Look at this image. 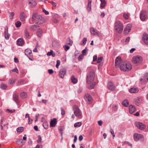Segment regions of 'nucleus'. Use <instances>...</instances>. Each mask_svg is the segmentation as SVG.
Returning a JSON list of instances; mask_svg holds the SVG:
<instances>
[{"mask_svg": "<svg viewBox=\"0 0 148 148\" xmlns=\"http://www.w3.org/2000/svg\"><path fill=\"white\" fill-rule=\"evenodd\" d=\"M122 104L124 106L127 107L128 106L129 102L127 100H125L123 101Z\"/></svg>", "mask_w": 148, "mask_h": 148, "instance_id": "7c9ffc66", "label": "nucleus"}, {"mask_svg": "<svg viewBox=\"0 0 148 148\" xmlns=\"http://www.w3.org/2000/svg\"><path fill=\"white\" fill-rule=\"evenodd\" d=\"M24 130L23 127H21L17 128L16 129V131L18 133H21Z\"/></svg>", "mask_w": 148, "mask_h": 148, "instance_id": "2f4dec72", "label": "nucleus"}, {"mask_svg": "<svg viewBox=\"0 0 148 148\" xmlns=\"http://www.w3.org/2000/svg\"><path fill=\"white\" fill-rule=\"evenodd\" d=\"M14 62L16 63H18L19 62L18 59L16 57L14 58Z\"/></svg>", "mask_w": 148, "mask_h": 148, "instance_id": "69168bd1", "label": "nucleus"}, {"mask_svg": "<svg viewBox=\"0 0 148 148\" xmlns=\"http://www.w3.org/2000/svg\"><path fill=\"white\" fill-rule=\"evenodd\" d=\"M135 125L139 129L142 130L145 129L146 127V126L144 124L140 122H136Z\"/></svg>", "mask_w": 148, "mask_h": 148, "instance_id": "1a4fd4ad", "label": "nucleus"}, {"mask_svg": "<svg viewBox=\"0 0 148 148\" xmlns=\"http://www.w3.org/2000/svg\"><path fill=\"white\" fill-rule=\"evenodd\" d=\"M47 55L48 56H52L53 57H54L55 56V54L53 53V51L52 50H51L50 51L48 52L47 53Z\"/></svg>", "mask_w": 148, "mask_h": 148, "instance_id": "c85d7f7f", "label": "nucleus"}, {"mask_svg": "<svg viewBox=\"0 0 148 148\" xmlns=\"http://www.w3.org/2000/svg\"><path fill=\"white\" fill-rule=\"evenodd\" d=\"M87 41V39L85 38H84L83 39V44L84 45H85Z\"/></svg>", "mask_w": 148, "mask_h": 148, "instance_id": "864d4df0", "label": "nucleus"}, {"mask_svg": "<svg viewBox=\"0 0 148 148\" xmlns=\"http://www.w3.org/2000/svg\"><path fill=\"white\" fill-rule=\"evenodd\" d=\"M48 72L50 74H52L53 72V70L52 69H49L48 70Z\"/></svg>", "mask_w": 148, "mask_h": 148, "instance_id": "680f3d73", "label": "nucleus"}, {"mask_svg": "<svg viewBox=\"0 0 148 148\" xmlns=\"http://www.w3.org/2000/svg\"><path fill=\"white\" fill-rule=\"evenodd\" d=\"M8 28L7 27H6L5 28V30L4 32L5 34V38L7 40L9 39L10 36V35L8 32Z\"/></svg>", "mask_w": 148, "mask_h": 148, "instance_id": "dca6fc26", "label": "nucleus"}, {"mask_svg": "<svg viewBox=\"0 0 148 148\" xmlns=\"http://www.w3.org/2000/svg\"><path fill=\"white\" fill-rule=\"evenodd\" d=\"M61 114L63 116L65 114V110H64V109L62 108H61Z\"/></svg>", "mask_w": 148, "mask_h": 148, "instance_id": "c03bdc74", "label": "nucleus"}, {"mask_svg": "<svg viewBox=\"0 0 148 148\" xmlns=\"http://www.w3.org/2000/svg\"><path fill=\"white\" fill-rule=\"evenodd\" d=\"M29 5L32 7H34L36 4V0H28Z\"/></svg>", "mask_w": 148, "mask_h": 148, "instance_id": "f3484780", "label": "nucleus"}, {"mask_svg": "<svg viewBox=\"0 0 148 148\" xmlns=\"http://www.w3.org/2000/svg\"><path fill=\"white\" fill-rule=\"evenodd\" d=\"M103 59V58L102 57H98L97 60V63H100L102 61V60Z\"/></svg>", "mask_w": 148, "mask_h": 148, "instance_id": "ea45409f", "label": "nucleus"}, {"mask_svg": "<svg viewBox=\"0 0 148 148\" xmlns=\"http://www.w3.org/2000/svg\"><path fill=\"white\" fill-rule=\"evenodd\" d=\"M16 81V80L15 79H14L13 80L12 79V78H10L9 81H8V84H11V85H12L14 83H15V82Z\"/></svg>", "mask_w": 148, "mask_h": 148, "instance_id": "c756f323", "label": "nucleus"}, {"mask_svg": "<svg viewBox=\"0 0 148 148\" xmlns=\"http://www.w3.org/2000/svg\"><path fill=\"white\" fill-rule=\"evenodd\" d=\"M12 72H15L17 73H18V71L17 68H15L14 69H12Z\"/></svg>", "mask_w": 148, "mask_h": 148, "instance_id": "09e8293b", "label": "nucleus"}, {"mask_svg": "<svg viewBox=\"0 0 148 148\" xmlns=\"http://www.w3.org/2000/svg\"><path fill=\"white\" fill-rule=\"evenodd\" d=\"M24 43V42L22 38H19L17 40V44L19 46H22Z\"/></svg>", "mask_w": 148, "mask_h": 148, "instance_id": "6ab92c4d", "label": "nucleus"}, {"mask_svg": "<svg viewBox=\"0 0 148 148\" xmlns=\"http://www.w3.org/2000/svg\"><path fill=\"white\" fill-rule=\"evenodd\" d=\"M59 130V131L60 132L61 135V136H62L63 134V130L61 127H59L58 128Z\"/></svg>", "mask_w": 148, "mask_h": 148, "instance_id": "3c124183", "label": "nucleus"}, {"mask_svg": "<svg viewBox=\"0 0 148 148\" xmlns=\"http://www.w3.org/2000/svg\"><path fill=\"white\" fill-rule=\"evenodd\" d=\"M110 132L112 134L113 137L114 138L115 136V134H114V130L112 129H110Z\"/></svg>", "mask_w": 148, "mask_h": 148, "instance_id": "603ef678", "label": "nucleus"}, {"mask_svg": "<svg viewBox=\"0 0 148 148\" xmlns=\"http://www.w3.org/2000/svg\"><path fill=\"white\" fill-rule=\"evenodd\" d=\"M17 142H19L20 143H21L22 144V145H23L24 143H23V139H19L17 140Z\"/></svg>", "mask_w": 148, "mask_h": 148, "instance_id": "37998d69", "label": "nucleus"}, {"mask_svg": "<svg viewBox=\"0 0 148 148\" xmlns=\"http://www.w3.org/2000/svg\"><path fill=\"white\" fill-rule=\"evenodd\" d=\"M0 87L2 89L5 90L7 86L5 84H2L0 85Z\"/></svg>", "mask_w": 148, "mask_h": 148, "instance_id": "72a5a7b5", "label": "nucleus"}, {"mask_svg": "<svg viewBox=\"0 0 148 148\" xmlns=\"http://www.w3.org/2000/svg\"><path fill=\"white\" fill-rule=\"evenodd\" d=\"M39 115V114H36L35 116V122H36L38 121V118Z\"/></svg>", "mask_w": 148, "mask_h": 148, "instance_id": "13d9d810", "label": "nucleus"}, {"mask_svg": "<svg viewBox=\"0 0 148 148\" xmlns=\"http://www.w3.org/2000/svg\"><path fill=\"white\" fill-rule=\"evenodd\" d=\"M25 36L26 38H27L29 36V33L27 29H25Z\"/></svg>", "mask_w": 148, "mask_h": 148, "instance_id": "f704fd0d", "label": "nucleus"}, {"mask_svg": "<svg viewBox=\"0 0 148 148\" xmlns=\"http://www.w3.org/2000/svg\"><path fill=\"white\" fill-rule=\"evenodd\" d=\"M15 25L17 27H19L21 26V23L19 21H17L15 23Z\"/></svg>", "mask_w": 148, "mask_h": 148, "instance_id": "e433bc0d", "label": "nucleus"}, {"mask_svg": "<svg viewBox=\"0 0 148 148\" xmlns=\"http://www.w3.org/2000/svg\"><path fill=\"white\" fill-rule=\"evenodd\" d=\"M136 103V104L138 105H139V104H140V101H139V100L137 99H136V101H135Z\"/></svg>", "mask_w": 148, "mask_h": 148, "instance_id": "338daca9", "label": "nucleus"}, {"mask_svg": "<svg viewBox=\"0 0 148 148\" xmlns=\"http://www.w3.org/2000/svg\"><path fill=\"white\" fill-rule=\"evenodd\" d=\"M143 60V58L139 56H134L132 58V62L134 64H137L141 62Z\"/></svg>", "mask_w": 148, "mask_h": 148, "instance_id": "423d86ee", "label": "nucleus"}, {"mask_svg": "<svg viewBox=\"0 0 148 148\" xmlns=\"http://www.w3.org/2000/svg\"><path fill=\"white\" fill-rule=\"evenodd\" d=\"M101 1L100 8L102 9L103 8L106 4V0H100Z\"/></svg>", "mask_w": 148, "mask_h": 148, "instance_id": "5701e85b", "label": "nucleus"}, {"mask_svg": "<svg viewBox=\"0 0 148 148\" xmlns=\"http://www.w3.org/2000/svg\"><path fill=\"white\" fill-rule=\"evenodd\" d=\"M86 49L87 48L86 47L82 51V53L83 56H85L86 55Z\"/></svg>", "mask_w": 148, "mask_h": 148, "instance_id": "49530a36", "label": "nucleus"}, {"mask_svg": "<svg viewBox=\"0 0 148 148\" xmlns=\"http://www.w3.org/2000/svg\"><path fill=\"white\" fill-rule=\"evenodd\" d=\"M98 123L99 124V125L100 126H101L102 125V124L103 122L102 121L100 120L98 121Z\"/></svg>", "mask_w": 148, "mask_h": 148, "instance_id": "052dcab7", "label": "nucleus"}, {"mask_svg": "<svg viewBox=\"0 0 148 148\" xmlns=\"http://www.w3.org/2000/svg\"><path fill=\"white\" fill-rule=\"evenodd\" d=\"M42 11L44 12L46 15H48L49 14V12L45 10L44 8H42Z\"/></svg>", "mask_w": 148, "mask_h": 148, "instance_id": "5fc2aeb1", "label": "nucleus"}, {"mask_svg": "<svg viewBox=\"0 0 148 148\" xmlns=\"http://www.w3.org/2000/svg\"><path fill=\"white\" fill-rule=\"evenodd\" d=\"M14 12H12L10 13L9 16L10 19H12L13 18V16L14 15Z\"/></svg>", "mask_w": 148, "mask_h": 148, "instance_id": "a18cd8bd", "label": "nucleus"}, {"mask_svg": "<svg viewBox=\"0 0 148 148\" xmlns=\"http://www.w3.org/2000/svg\"><path fill=\"white\" fill-rule=\"evenodd\" d=\"M132 25L131 24H128L124 29V32L125 34H127L131 31Z\"/></svg>", "mask_w": 148, "mask_h": 148, "instance_id": "4468645a", "label": "nucleus"}, {"mask_svg": "<svg viewBox=\"0 0 148 148\" xmlns=\"http://www.w3.org/2000/svg\"><path fill=\"white\" fill-rule=\"evenodd\" d=\"M63 47L66 51H67L70 48V47L69 46L66 45L64 46Z\"/></svg>", "mask_w": 148, "mask_h": 148, "instance_id": "de8ad7c7", "label": "nucleus"}, {"mask_svg": "<svg viewBox=\"0 0 148 148\" xmlns=\"http://www.w3.org/2000/svg\"><path fill=\"white\" fill-rule=\"evenodd\" d=\"M84 99L88 103L90 104L92 102V98L91 96L89 94H86L84 97Z\"/></svg>", "mask_w": 148, "mask_h": 148, "instance_id": "9d476101", "label": "nucleus"}, {"mask_svg": "<svg viewBox=\"0 0 148 148\" xmlns=\"http://www.w3.org/2000/svg\"><path fill=\"white\" fill-rule=\"evenodd\" d=\"M28 123L29 124H30L32 123V121H33V120L32 119H31L30 118H29L28 119Z\"/></svg>", "mask_w": 148, "mask_h": 148, "instance_id": "bf43d9fd", "label": "nucleus"}, {"mask_svg": "<svg viewBox=\"0 0 148 148\" xmlns=\"http://www.w3.org/2000/svg\"><path fill=\"white\" fill-rule=\"evenodd\" d=\"M60 65V61L59 60H57V63L56 65V67L57 68H58L59 66Z\"/></svg>", "mask_w": 148, "mask_h": 148, "instance_id": "8fccbe9b", "label": "nucleus"}, {"mask_svg": "<svg viewBox=\"0 0 148 148\" xmlns=\"http://www.w3.org/2000/svg\"><path fill=\"white\" fill-rule=\"evenodd\" d=\"M20 96L22 98H25L27 97V94L26 92H23L20 94Z\"/></svg>", "mask_w": 148, "mask_h": 148, "instance_id": "473e14b6", "label": "nucleus"}, {"mask_svg": "<svg viewBox=\"0 0 148 148\" xmlns=\"http://www.w3.org/2000/svg\"><path fill=\"white\" fill-rule=\"evenodd\" d=\"M123 16L126 19H128L129 18V14L124 13L123 15Z\"/></svg>", "mask_w": 148, "mask_h": 148, "instance_id": "79ce46f5", "label": "nucleus"}, {"mask_svg": "<svg viewBox=\"0 0 148 148\" xmlns=\"http://www.w3.org/2000/svg\"><path fill=\"white\" fill-rule=\"evenodd\" d=\"M57 123L56 119H54L53 120H51L50 123V126L51 127H55Z\"/></svg>", "mask_w": 148, "mask_h": 148, "instance_id": "aec40b11", "label": "nucleus"}, {"mask_svg": "<svg viewBox=\"0 0 148 148\" xmlns=\"http://www.w3.org/2000/svg\"><path fill=\"white\" fill-rule=\"evenodd\" d=\"M38 27H39V26L36 25H32L31 26V28L33 30H36Z\"/></svg>", "mask_w": 148, "mask_h": 148, "instance_id": "4c0bfd02", "label": "nucleus"}, {"mask_svg": "<svg viewBox=\"0 0 148 148\" xmlns=\"http://www.w3.org/2000/svg\"><path fill=\"white\" fill-rule=\"evenodd\" d=\"M26 18L25 14L23 12H21L20 15V19L22 21H24Z\"/></svg>", "mask_w": 148, "mask_h": 148, "instance_id": "393cba45", "label": "nucleus"}, {"mask_svg": "<svg viewBox=\"0 0 148 148\" xmlns=\"http://www.w3.org/2000/svg\"><path fill=\"white\" fill-rule=\"evenodd\" d=\"M115 66L116 68L120 67L121 70L124 71H130L132 69V66L130 63L123 61L119 56L116 58Z\"/></svg>", "mask_w": 148, "mask_h": 148, "instance_id": "f257e3e1", "label": "nucleus"}, {"mask_svg": "<svg viewBox=\"0 0 148 148\" xmlns=\"http://www.w3.org/2000/svg\"><path fill=\"white\" fill-rule=\"evenodd\" d=\"M129 91L131 93H136L138 92V89L137 88H132L129 90Z\"/></svg>", "mask_w": 148, "mask_h": 148, "instance_id": "a211bd4d", "label": "nucleus"}, {"mask_svg": "<svg viewBox=\"0 0 148 148\" xmlns=\"http://www.w3.org/2000/svg\"><path fill=\"white\" fill-rule=\"evenodd\" d=\"M42 30L40 28L37 31L36 34L38 37H40L42 36Z\"/></svg>", "mask_w": 148, "mask_h": 148, "instance_id": "a878e982", "label": "nucleus"}, {"mask_svg": "<svg viewBox=\"0 0 148 148\" xmlns=\"http://www.w3.org/2000/svg\"><path fill=\"white\" fill-rule=\"evenodd\" d=\"M147 17V13L145 11H142L140 13V18L141 21L145 20Z\"/></svg>", "mask_w": 148, "mask_h": 148, "instance_id": "6e6552de", "label": "nucleus"}, {"mask_svg": "<svg viewBox=\"0 0 148 148\" xmlns=\"http://www.w3.org/2000/svg\"><path fill=\"white\" fill-rule=\"evenodd\" d=\"M82 124V123L81 122H78L74 124V126L75 127H79Z\"/></svg>", "mask_w": 148, "mask_h": 148, "instance_id": "c9c22d12", "label": "nucleus"}, {"mask_svg": "<svg viewBox=\"0 0 148 148\" xmlns=\"http://www.w3.org/2000/svg\"><path fill=\"white\" fill-rule=\"evenodd\" d=\"M91 1L90 0H88V4L87 8V9L88 11H90L91 10Z\"/></svg>", "mask_w": 148, "mask_h": 148, "instance_id": "bb28decb", "label": "nucleus"}, {"mask_svg": "<svg viewBox=\"0 0 148 148\" xmlns=\"http://www.w3.org/2000/svg\"><path fill=\"white\" fill-rule=\"evenodd\" d=\"M43 126L44 128L46 130L48 129V125L47 123L45 122L43 124Z\"/></svg>", "mask_w": 148, "mask_h": 148, "instance_id": "a19ab883", "label": "nucleus"}, {"mask_svg": "<svg viewBox=\"0 0 148 148\" xmlns=\"http://www.w3.org/2000/svg\"><path fill=\"white\" fill-rule=\"evenodd\" d=\"M107 87L108 89L110 90L113 91L115 89V87L114 85L111 82H108Z\"/></svg>", "mask_w": 148, "mask_h": 148, "instance_id": "ddd939ff", "label": "nucleus"}, {"mask_svg": "<svg viewBox=\"0 0 148 148\" xmlns=\"http://www.w3.org/2000/svg\"><path fill=\"white\" fill-rule=\"evenodd\" d=\"M73 109L74 114L76 116L80 118L82 117V112L77 106H74L73 107Z\"/></svg>", "mask_w": 148, "mask_h": 148, "instance_id": "39448f33", "label": "nucleus"}, {"mask_svg": "<svg viewBox=\"0 0 148 148\" xmlns=\"http://www.w3.org/2000/svg\"><path fill=\"white\" fill-rule=\"evenodd\" d=\"M38 139L37 140V142L39 143H41L42 141V138L40 135L38 136Z\"/></svg>", "mask_w": 148, "mask_h": 148, "instance_id": "58836bf2", "label": "nucleus"}, {"mask_svg": "<svg viewBox=\"0 0 148 148\" xmlns=\"http://www.w3.org/2000/svg\"><path fill=\"white\" fill-rule=\"evenodd\" d=\"M90 31L91 34L94 35H97L99 37L101 36V34L97 30L95 29L94 28L92 27L90 28Z\"/></svg>", "mask_w": 148, "mask_h": 148, "instance_id": "0eeeda50", "label": "nucleus"}, {"mask_svg": "<svg viewBox=\"0 0 148 148\" xmlns=\"http://www.w3.org/2000/svg\"><path fill=\"white\" fill-rule=\"evenodd\" d=\"M25 54L27 56H32V51L29 49H25Z\"/></svg>", "mask_w": 148, "mask_h": 148, "instance_id": "412c9836", "label": "nucleus"}, {"mask_svg": "<svg viewBox=\"0 0 148 148\" xmlns=\"http://www.w3.org/2000/svg\"><path fill=\"white\" fill-rule=\"evenodd\" d=\"M31 20L36 23L41 24L44 23L45 18L40 15L37 13H34L31 16Z\"/></svg>", "mask_w": 148, "mask_h": 148, "instance_id": "7ed1b4c3", "label": "nucleus"}, {"mask_svg": "<svg viewBox=\"0 0 148 148\" xmlns=\"http://www.w3.org/2000/svg\"><path fill=\"white\" fill-rule=\"evenodd\" d=\"M7 111H8L9 112L11 113H13L15 111V110L14 109L10 110L9 109H7Z\"/></svg>", "mask_w": 148, "mask_h": 148, "instance_id": "4d7b16f0", "label": "nucleus"}, {"mask_svg": "<svg viewBox=\"0 0 148 148\" xmlns=\"http://www.w3.org/2000/svg\"><path fill=\"white\" fill-rule=\"evenodd\" d=\"M97 60V55H95L93 56V61L94 62L95 61Z\"/></svg>", "mask_w": 148, "mask_h": 148, "instance_id": "6e6d98bb", "label": "nucleus"}, {"mask_svg": "<svg viewBox=\"0 0 148 148\" xmlns=\"http://www.w3.org/2000/svg\"><path fill=\"white\" fill-rule=\"evenodd\" d=\"M134 140L135 141H137L140 138L143 139V136L140 134L138 133L134 134Z\"/></svg>", "mask_w": 148, "mask_h": 148, "instance_id": "9b49d317", "label": "nucleus"}, {"mask_svg": "<svg viewBox=\"0 0 148 148\" xmlns=\"http://www.w3.org/2000/svg\"><path fill=\"white\" fill-rule=\"evenodd\" d=\"M13 100L15 102L17 103L18 101V95L16 93H14L13 95Z\"/></svg>", "mask_w": 148, "mask_h": 148, "instance_id": "4be33fe9", "label": "nucleus"}, {"mask_svg": "<svg viewBox=\"0 0 148 148\" xmlns=\"http://www.w3.org/2000/svg\"><path fill=\"white\" fill-rule=\"evenodd\" d=\"M129 112L131 114H133L135 111L136 109L134 106L132 105H130L129 107Z\"/></svg>", "mask_w": 148, "mask_h": 148, "instance_id": "b1692460", "label": "nucleus"}, {"mask_svg": "<svg viewBox=\"0 0 148 148\" xmlns=\"http://www.w3.org/2000/svg\"><path fill=\"white\" fill-rule=\"evenodd\" d=\"M114 29L119 33H121L123 31V24L119 21H116L114 23Z\"/></svg>", "mask_w": 148, "mask_h": 148, "instance_id": "20e7f679", "label": "nucleus"}, {"mask_svg": "<svg viewBox=\"0 0 148 148\" xmlns=\"http://www.w3.org/2000/svg\"><path fill=\"white\" fill-rule=\"evenodd\" d=\"M66 70L65 69L62 68L60 69L59 73V76L61 78H63L66 74Z\"/></svg>", "mask_w": 148, "mask_h": 148, "instance_id": "f8f14e48", "label": "nucleus"}, {"mask_svg": "<svg viewBox=\"0 0 148 148\" xmlns=\"http://www.w3.org/2000/svg\"><path fill=\"white\" fill-rule=\"evenodd\" d=\"M95 78V73L93 69H91L87 75V82L90 85L88 86L89 88H93L95 84H93Z\"/></svg>", "mask_w": 148, "mask_h": 148, "instance_id": "f03ea898", "label": "nucleus"}, {"mask_svg": "<svg viewBox=\"0 0 148 148\" xmlns=\"http://www.w3.org/2000/svg\"><path fill=\"white\" fill-rule=\"evenodd\" d=\"M77 136L76 135H75L74 136V143H76L77 140Z\"/></svg>", "mask_w": 148, "mask_h": 148, "instance_id": "0e129e2a", "label": "nucleus"}, {"mask_svg": "<svg viewBox=\"0 0 148 148\" xmlns=\"http://www.w3.org/2000/svg\"><path fill=\"white\" fill-rule=\"evenodd\" d=\"M36 148H42V145H36Z\"/></svg>", "mask_w": 148, "mask_h": 148, "instance_id": "774afa93", "label": "nucleus"}, {"mask_svg": "<svg viewBox=\"0 0 148 148\" xmlns=\"http://www.w3.org/2000/svg\"><path fill=\"white\" fill-rule=\"evenodd\" d=\"M71 82L74 84H75L77 82V80L76 78L74 75H72L71 77Z\"/></svg>", "mask_w": 148, "mask_h": 148, "instance_id": "cd10ccee", "label": "nucleus"}, {"mask_svg": "<svg viewBox=\"0 0 148 148\" xmlns=\"http://www.w3.org/2000/svg\"><path fill=\"white\" fill-rule=\"evenodd\" d=\"M142 39L144 42L148 45V34L144 33L142 36Z\"/></svg>", "mask_w": 148, "mask_h": 148, "instance_id": "2eb2a0df", "label": "nucleus"}, {"mask_svg": "<svg viewBox=\"0 0 148 148\" xmlns=\"http://www.w3.org/2000/svg\"><path fill=\"white\" fill-rule=\"evenodd\" d=\"M83 58V56L82 55H79L78 57V59L79 61H81Z\"/></svg>", "mask_w": 148, "mask_h": 148, "instance_id": "e2e57ef3", "label": "nucleus"}]
</instances>
